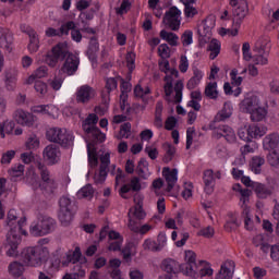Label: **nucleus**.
<instances>
[{
    "label": "nucleus",
    "mask_w": 279,
    "mask_h": 279,
    "mask_svg": "<svg viewBox=\"0 0 279 279\" xmlns=\"http://www.w3.org/2000/svg\"><path fill=\"white\" fill-rule=\"evenodd\" d=\"M160 38L170 44L171 47H178V40H180V37H178L175 33L167 32L165 29L160 32Z\"/></svg>",
    "instance_id": "nucleus-32"
},
{
    "label": "nucleus",
    "mask_w": 279,
    "mask_h": 279,
    "mask_svg": "<svg viewBox=\"0 0 279 279\" xmlns=\"http://www.w3.org/2000/svg\"><path fill=\"white\" fill-rule=\"evenodd\" d=\"M21 258L28 267H40L49 258V248L45 246L25 247L21 252Z\"/></svg>",
    "instance_id": "nucleus-2"
},
{
    "label": "nucleus",
    "mask_w": 279,
    "mask_h": 279,
    "mask_svg": "<svg viewBox=\"0 0 279 279\" xmlns=\"http://www.w3.org/2000/svg\"><path fill=\"white\" fill-rule=\"evenodd\" d=\"M263 165H265L264 157H260V156L253 157L250 162L251 171H253V173H255L256 175H260L263 171Z\"/></svg>",
    "instance_id": "nucleus-28"
},
{
    "label": "nucleus",
    "mask_w": 279,
    "mask_h": 279,
    "mask_svg": "<svg viewBox=\"0 0 279 279\" xmlns=\"http://www.w3.org/2000/svg\"><path fill=\"white\" fill-rule=\"evenodd\" d=\"M25 171V166L19 163L17 166H14L13 168H11L9 170L10 175H12V178H21V175H23Z\"/></svg>",
    "instance_id": "nucleus-54"
},
{
    "label": "nucleus",
    "mask_w": 279,
    "mask_h": 279,
    "mask_svg": "<svg viewBox=\"0 0 279 279\" xmlns=\"http://www.w3.org/2000/svg\"><path fill=\"white\" fill-rule=\"evenodd\" d=\"M14 43L12 32L8 28H0V47L10 50V45Z\"/></svg>",
    "instance_id": "nucleus-24"
},
{
    "label": "nucleus",
    "mask_w": 279,
    "mask_h": 279,
    "mask_svg": "<svg viewBox=\"0 0 279 279\" xmlns=\"http://www.w3.org/2000/svg\"><path fill=\"white\" fill-rule=\"evenodd\" d=\"M149 167V162H147V159L142 158L140 159L137 167H136V173L140 175V178H143V180H147V175L145 174V169Z\"/></svg>",
    "instance_id": "nucleus-44"
},
{
    "label": "nucleus",
    "mask_w": 279,
    "mask_h": 279,
    "mask_svg": "<svg viewBox=\"0 0 279 279\" xmlns=\"http://www.w3.org/2000/svg\"><path fill=\"white\" fill-rule=\"evenodd\" d=\"M169 72H170V75L167 74L165 76L166 84L163 86L167 101H170L169 97H171V93H173V76L178 77L180 75V72H178V70L175 69L169 70Z\"/></svg>",
    "instance_id": "nucleus-19"
},
{
    "label": "nucleus",
    "mask_w": 279,
    "mask_h": 279,
    "mask_svg": "<svg viewBox=\"0 0 279 279\" xmlns=\"http://www.w3.org/2000/svg\"><path fill=\"white\" fill-rule=\"evenodd\" d=\"M59 221L60 223L66 228L71 226V222L73 221V215L75 213V204L71 202V198L66 196H62L59 199Z\"/></svg>",
    "instance_id": "nucleus-4"
},
{
    "label": "nucleus",
    "mask_w": 279,
    "mask_h": 279,
    "mask_svg": "<svg viewBox=\"0 0 279 279\" xmlns=\"http://www.w3.org/2000/svg\"><path fill=\"white\" fill-rule=\"evenodd\" d=\"M279 145V133L274 132L266 135L263 140V147L266 151L277 149Z\"/></svg>",
    "instance_id": "nucleus-20"
},
{
    "label": "nucleus",
    "mask_w": 279,
    "mask_h": 279,
    "mask_svg": "<svg viewBox=\"0 0 279 279\" xmlns=\"http://www.w3.org/2000/svg\"><path fill=\"white\" fill-rule=\"evenodd\" d=\"M46 136L50 143H57L58 145H61V147H71L73 145V141H75V137H73L71 132L66 131V129L60 128L49 129Z\"/></svg>",
    "instance_id": "nucleus-3"
},
{
    "label": "nucleus",
    "mask_w": 279,
    "mask_h": 279,
    "mask_svg": "<svg viewBox=\"0 0 279 279\" xmlns=\"http://www.w3.org/2000/svg\"><path fill=\"white\" fill-rule=\"evenodd\" d=\"M4 75H5V78H4L5 87L9 90H13L16 86V77L19 75V71L14 68H11L4 72Z\"/></svg>",
    "instance_id": "nucleus-23"
},
{
    "label": "nucleus",
    "mask_w": 279,
    "mask_h": 279,
    "mask_svg": "<svg viewBox=\"0 0 279 279\" xmlns=\"http://www.w3.org/2000/svg\"><path fill=\"white\" fill-rule=\"evenodd\" d=\"M203 77L204 74L202 73V71L199 69H194L193 76L189 80L186 88L189 90H193L199 84V82H202Z\"/></svg>",
    "instance_id": "nucleus-29"
},
{
    "label": "nucleus",
    "mask_w": 279,
    "mask_h": 279,
    "mask_svg": "<svg viewBox=\"0 0 279 279\" xmlns=\"http://www.w3.org/2000/svg\"><path fill=\"white\" fill-rule=\"evenodd\" d=\"M266 160L270 167H274L275 169L279 168V148L272 149L270 153H268Z\"/></svg>",
    "instance_id": "nucleus-35"
},
{
    "label": "nucleus",
    "mask_w": 279,
    "mask_h": 279,
    "mask_svg": "<svg viewBox=\"0 0 279 279\" xmlns=\"http://www.w3.org/2000/svg\"><path fill=\"white\" fill-rule=\"evenodd\" d=\"M29 44H28V49L33 52L36 53V51H38L39 48V43L40 40L38 39V33H36V31H33L29 35Z\"/></svg>",
    "instance_id": "nucleus-37"
},
{
    "label": "nucleus",
    "mask_w": 279,
    "mask_h": 279,
    "mask_svg": "<svg viewBox=\"0 0 279 279\" xmlns=\"http://www.w3.org/2000/svg\"><path fill=\"white\" fill-rule=\"evenodd\" d=\"M75 27V22L70 21L66 22L65 24L61 25V27L58 29L53 27H49L46 29V36L48 38H52V36H69V32Z\"/></svg>",
    "instance_id": "nucleus-12"
},
{
    "label": "nucleus",
    "mask_w": 279,
    "mask_h": 279,
    "mask_svg": "<svg viewBox=\"0 0 279 279\" xmlns=\"http://www.w3.org/2000/svg\"><path fill=\"white\" fill-rule=\"evenodd\" d=\"M76 104H88L95 98V89L88 85H82L75 93Z\"/></svg>",
    "instance_id": "nucleus-9"
},
{
    "label": "nucleus",
    "mask_w": 279,
    "mask_h": 279,
    "mask_svg": "<svg viewBox=\"0 0 279 279\" xmlns=\"http://www.w3.org/2000/svg\"><path fill=\"white\" fill-rule=\"evenodd\" d=\"M141 189H142V186H141V179H138V177H133L131 179V183L130 184H124V185L121 186V189L119 190V195L123 199H128V196H125V193H130V191L138 193V191H141Z\"/></svg>",
    "instance_id": "nucleus-15"
},
{
    "label": "nucleus",
    "mask_w": 279,
    "mask_h": 279,
    "mask_svg": "<svg viewBox=\"0 0 279 279\" xmlns=\"http://www.w3.org/2000/svg\"><path fill=\"white\" fill-rule=\"evenodd\" d=\"M87 134L92 135L94 143H104V141H106V134H104L99 128L93 129Z\"/></svg>",
    "instance_id": "nucleus-47"
},
{
    "label": "nucleus",
    "mask_w": 279,
    "mask_h": 279,
    "mask_svg": "<svg viewBox=\"0 0 279 279\" xmlns=\"http://www.w3.org/2000/svg\"><path fill=\"white\" fill-rule=\"evenodd\" d=\"M14 156H16L15 150H8L1 157V160H0L1 165H10V162H12V159L14 158Z\"/></svg>",
    "instance_id": "nucleus-57"
},
{
    "label": "nucleus",
    "mask_w": 279,
    "mask_h": 279,
    "mask_svg": "<svg viewBox=\"0 0 279 279\" xmlns=\"http://www.w3.org/2000/svg\"><path fill=\"white\" fill-rule=\"evenodd\" d=\"M265 117H267V110H265V108H262V107H257L251 113V120L255 121V122L263 121V119H265Z\"/></svg>",
    "instance_id": "nucleus-46"
},
{
    "label": "nucleus",
    "mask_w": 279,
    "mask_h": 279,
    "mask_svg": "<svg viewBox=\"0 0 279 279\" xmlns=\"http://www.w3.org/2000/svg\"><path fill=\"white\" fill-rule=\"evenodd\" d=\"M99 122V117L95 113H90L82 123V128L86 134H90L92 130H95V125Z\"/></svg>",
    "instance_id": "nucleus-26"
},
{
    "label": "nucleus",
    "mask_w": 279,
    "mask_h": 279,
    "mask_svg": "<svg viewBox=\"0 0 279 279\" xmlns=\"http://www.w3.org/2000/svg\"><path fill=\"white\" fill-rule=\"evenodd\" d=\"M250 135H251V141L253 138H260L262 136H265L267 134V126L265 125H250Z\"/></svg>",
    "instance_id": "nucleus-30"
},
{
    "label": "nucleus",
    "mask_w": 279,
    "mask_h": 279,
    "mask_svg": "<svg viewBox=\"0 0 279 279\" xmlns=\"http://www.w3.org/2000/svg\"><path fill=\"white\" fill-rule=\"evenodd\" d=\"M5 184H8V180L5 178H0V199H1V202H3V199H7L9 193H10V190H8Z\"/></svg>",
    "instance_id": "nucleus-50"
},
{
    "label": "nucleus",
    "mask_w": 279,
    "mask_h": 279,
    "mask_svg": "<svg viewBox=\"0 0 279 279\" xmlns=\"http://www.w3.org/2000/svg\"><path fill=\"white\" fill-rule=\"evenodd\" d=\"M182 90H184V83H182V81H178L174 85L175 104H180L182 101Z\"/></svg>",
    "instance_id": "nucleus-49"
},
{
    "label": "nucleus",
    "mask_w": 279,
    "mask_h": 279,
    "mask_svg": "<svg viewBox=\"0 0 279 279\" xmlns=\"http://www.w3.org/2000/svg\"><path fill=\"white\" fill-rule=\"evenodd\" d=\"M87 156L89 167H97L99 165V159L97 158V149L90 148V144H87Z\"/></svg>",
    "instance_id": "nucleus-41"
},
{
    "label": "nucleus",
    "mask_w": 279,
    "mask_h": 279,
    "mask_svg": "<svg viewBox=\"0 0 279 279\" xmlns=\"http://www.w3.org/2000/svg\"><path fill=\"white\" fill-rule=\"evenodd\" d=\"M93 195H95V190L93 189V185H90V184L83 186L77 192V196L83 197L84 199H93Z\"/></svg>",
    "instance_id": "nucleus-39"
},
{
    "label": "nucleus",
    "mask_w": 279,
    "mask_h": 279,
    "mask_svg": "<svg viewBox=\"0 0 279 279\" xmlns=\"http://www.w3.org/2000/svg\"><path fill=\"white\" fill-rule=\"evenodd\" d=\"M250 14V8L247 5V1L241 0L239 5L233 11V27L240 29L241 24L243 23L245 16Z\"/></svg>",
    "instance_id": "nucleus-8"
},
{
    "label": "nucleus",
    "mask_w": 279,
    "mask_h": 279,
    "mask_svg": "<svg viewBox=\"0 0 279 279\" xmlns=\"http://www.w3.org/2000/svg\"><path fill=\"white\" fill-rule=\"evenodd\" d=\"M162 175L168 184L166 191L171 193V191H173V186H175V182H178V169L174 168L171 170L169 167H166L162 170Z\"/></svg>",
    "instance_id": "nucleus-16"
},
{
    "label": "nucleus",
    "mask_w": 279,
    "mask_h": 279,
    "mask_svg": "<svg viewBox=\"0 0 279 279\" xmlns=\"http://www.w3.org/2000/svg\"><path fill=\"white\" fill-rule=\"evenodd\" d=\"M233 271L230 270L226 265H222L219 272L216 276V279H232Z\"/></svg>",
    "instance_id": "nucleus-48"
},
{
    "label": "nucleus",
    "mask_w": 279,
    "mask_h": 279,
    "mask_svg": "<svg viewBox=\"0 0 279 279\" xmlns=\"http://www.w3.org/2000/svg\"><path fill=\"white\" fill-rule=\"evenodd\" d=\"M35 165L39 171V175L43 182H45V184H48L50 189H56V181L51 179V172H49V169L47 168V166L41 161H36Z\"/></svg>",
    "instance_id": "nucleus-14"
},
{
    "label": "nucleus",
    "mask_w": 279,
    "mask_h": 279,
    "mask_svg": "<svg viewBox=\"0 0 279 279\" xmlns=\"http://www.w3.org/2000/svg\"><path fill=\"white\" fill-rule=\"evenodd\" d=\"M97 53H99V41L97 40V37H92L86 56L92 62H95V60H97Z\"/></svg>",
    "instance_id": "nucleus-25"
},
{
    "label": "nucleus",
    "mask_w": 279,
    "mask_h": 279,
    "mask_svg": "<svg viewBox=\"0 0 279 279\" xmlns=\"http://www.w3.org/2000/svg\"><path fill=\"white\" fill-rule=\"evenodd\" d=\"M29 234L32 236H45V229H43V225H40V220L37 218V221L31 223Z\"/></svg>",
    "instance_id": "nucleus-34"
},
{
    "label": "nucleus",
    "mask_w": 279,
    "mask_h": 279,
    "mask_svg": "<svg viewBox=\"0 0 279 279\" xmlns=\"http://www.w3.org/2000/svg\"><path fill=\"white\" fill-rule=\"evenodd\" d=\"M259 107L260 105H258V98L256 97L245 98L242 101V110L248 114H252Z\"/></svg>",
    "instance_id": "nucleus-27"
},
{
    "label": "nucleus",
    "mask_w": 279,
    "mask_h": 279,
    "mask_svg": "<svg viewBox=\"0 0 279 279\" xmlns=\"http://www.w3.org/2000/svg\"><path fill=\"white\" fill-rule=\"evenodd\" d=\"M80 258H82V251H80V247H75L73 253L66 255L68 262H63V265H68V263L75 265V263H80Z\"/></svg>",
    "instance_id": "nucleus-45"
},
{
    "label": "nucleus",
    "mask_w": 279,
    "mask_h": 279,
    "mask_svg": "<svg viewBox=\"0 0 279 279\" xmlns=\"http://www.w3.org/2000/svg\"><path fill=\"white\" fill-rule=\"evenodd\" d=\"M159 56L162 59L169 58L170 52H169V46L167 44H161L158 47Z\"/></svg>",
    "instance_id": "nucleus-63"
},
{
    "label": "nucleus",
    "mask_w": 279,
    "mask_h": 279,
    "mask_svg": "<svg viewBox=\"0 0 279 279\" xmlns=\"http://www.w3.org/2000/svg\"><path fill=\"white\" fill-rule=\"evenodd\" d=\"M27 149H38L40 147V140L36 135H31L26 141Z\"/></svg>",
    "instance_id": "nucleus-53"
},
{
    "label": "nucleus",
    "mask_w": 279,
    "mask_h": 279,
    "mask_svg": "<svg viewBox=\"0 0 279 279\" xmlns=\"http://www.w3.org/2000/svg\"><path fill=\"white\" fill-rule=\"evenodd\" d=\"M270 258L279 260V243L270 247Z\"/></svg>",
    "instance_id": "nucleus-64"
},
{
    "label": "nucleus",
    "mask_w": 279,
    "mask_h": 279,
    "mask_svg": "<svg viewBox=\"0 0 279 279\" xmlns=\"http://www.w3.org/2000/svg\"><path fill=\"white\" fill-rule=\"evenodd\" d=\"M223 90L227 95H234V97H239V95H241V87H236L235 90H232L230 83H225Z\"/></svg>",
    "instance_id": "nucleus-61"
},
{
    "label": "nucleus",
    "mask_w": 279,
    "mask_h": 279,
    "mask_svg": "<svg viewBox=\"0 0 279 279\" xmlns=\"http://www.w3.org/2000/svg\"><path fill=\"white\" fill-rule=\"evenodd\" d=\"M110 165V153H106L100 157V168L102 171H108V167Z\"/></svg>",
    "instance_id": "nucleus-60"
},
{
    "label": "nucleus",
    "mask_w": 279,
    "mask_h": 279,
    "mask_svg": "<svg viewBox=\"0 0 279 279\" xmlns=\"http://www.w3.org/2000/svg\"><path fill=\"white\" fill-rule=\"evenodd\" d=\"M253 191L258 199H267L274 195V186H268L260 182L253 183Z\"/></svg>",
    "instance_id": "nucleus-13"
},
{
    "label": "nucleus",
    "mask_w": 279,
    "mask_h": 279,
    "mask_svg": "<svg viewBox=\"0 0 279 279\" xmlns=\"http://www.w3.org/2000/svg\"><path fill=\"white\" fill-rule=\"evenodd\" d=\"M163 149H166V155L163 156V162L169 163L173 160L175 156V148L169 143L163 144Z\"/></svg>",
    "instance_id": "nucleus-43"
},
{
    "label": "nucleus",
    "mask_w": 279,
    "mask_h": 279,
    "mask_svg": "<svg viewBox=\"0 0 279 279\" xmlns=\"http://www.w3.org/2000/svg\"><path fill=\"white\" fill-rule=\"evenodd\" d=\"M16 219H19V217L16 216V210L10 209L7 216L5 225L11 229L19 230V232H21V230H23V226H25L27 221V218L22 217L17 221Z\"/></svg>",
    "instance_id": "nucleus-11"
},
{
    "label": "nucleus",
    "mask_w": 279,
    "mask_h": 279,
    "mask_svg": "<svg viewBox=\"0 0 279 279\" xmlns=\"http://www.w3.org/2000/svg\"><path fill=\"white\" fill-rule=\"evenodd\" d=\"M205 95L209 99H217L219 92L217 90V82L208 83L205 87Z\"/></svg>",
    "instance_id": "nucleus-38"
},
{
    "label": "nucleus",
    "mask_w": 279,
    "mask_h": 279,
    "mask_svg": "<svg viewBox=\"0 0 279 279\" xmlns=\"http://www.w3.org/2000/svg\"><path fill=\"white\" fill-rule=\"evenodd\" d=\"M24 269L25 268L23 267V265L19 262H13L9 265V272L11 274V276H14L15 278L22 276Z\"/></svg>",
    "instance_id": "nucleus-42"
},
{
    "label": "nucleus",
    "mask_w": 279,
    "mask_h": 279,
    "mask_svg": "<svg viewBox=\"0 0 279 279\" xmlns=\"http://www.w3.org/2000/svg\"><path fill=\"white\" fill-rule=\"evenodd\" d=\"M182 12L178 9V7H171L168 12H166L163 16V23L172 29V32H178L180 29V16Z\"/></svg>",
    "instance_id": "nucleus-7"
},
{
    "label": "nucleus",
    "mask_w": 279,
    "mask_h": 279,
    "mask_svg": "<svg viewBox=\"0 0 279 279\" xmlns=\"http://www.w3.org/2000/svg\"><path fill=\"white\" fill-rule=\"evenodd\" d=\"M106 178H108V171L99 169V173L94 177V182L95 184H104Z\"/></svg>",
    "instance_id": "nucleus-58"
},
{
    "label": "nucleus",
    "mask_w": 279,
    "mask_h": 279,
    "mask_svg": "<svg viewBox=\"0 0 279 279\" xmlns=\"http://www.w3.org/2000/svg\"><path fill=\"white\" fill-rule=\"evenodd\" d=\"M21 244V231L11 229L7 233L5 245L10 248L7 251L8 256H19V245Z\"/></svg>",
    "instance_id": "nucleus-6"
},
{
    "label": "nucleus",
    "mask_w": 279,
    "mask_h": 279,
    "mask_svg": "<svg viewBox=\"0 0 279 279\" xmlns=\"http://www.w3.org/2000/svg\"><path fill=\"white\" fill-rule=\"evenodd\" d=\"M65 61L61 68L62 73L66 75H75L77 69L80 68V57L69 52V45L66 43L57 44L50 52L46 56V64L54 69L58 65V62Z\"/></svg>",
    "instance_id": "nucleus-1"
},
{
    "label": "nucleus",
    "mask_w": 279,
    "mask_h": 279,
    "mask_svg": "<svg viewBox=\"0 0 279 279\" xmlns=\"http://www.w3.org/2000/svg\"><path fill=\"white\" fill-rule=\"evenodd\" d=\"M0 129L2 130V134H12L14 131V122L13 121H7L3 124H0Z\"/></svg>",
    "instance_id": "nucleus-59"
},
{
    "label": "nucleus",
    "mask_w": 279,
    "mask_h": 279,
    "mask_svg": "<svg viewBox=\"0 0 279 279\" xmlns=\"http://www.w3.org/2000/svg\"><path fill=\"white\" fill-rule=\"evenodd\" d=\"M197 235L204 236L205 239H213L215 236V228L210 226L203 228L197 232Z\"/></svg>",
    "instance_id": "nucleus-55"
},
{
    "label": "nucleus",
    "mask_w": 279,
    "mask_h": 279,
    "mask_svg": "<svg viewBox=\"0 0 279 279\" xmlns=\"http://www.w3.org/2000/svg\"><path fill=\"white\" fill-rule=\"evenodd\" d=\"M197 255L193 251L185 252V263L180 265V271L184 276H189L190 278L197 279V271L199 266L196 262Z\"/></svg>",
    "instance_id": "nucleus-5"
},
{
    "label": "nucleus",
    "mask_w": 279,
    "mask_h": 279,
    "mask_svg": "<svg viewBox=\"0 0 279 279\" xmlns=\"http://www.w3.org/2000/svg\"><path fill=\"white\" fill-rule=\"evenodd\" d=\"M44 158L48 161V165H58L60 162V147L56 144H50L44 149Z\"/></svg>",
    "instance_id": "nucleus-10"
},
{
    "label": "nucleus",
    "mask_w": 279,
    "mask_h": 279,
    "mask_svg": "<svg viewBox=\"0 0 279 279\" xmlns=\"http://www.w3.org/2000/svg\"><path fill=\"white\" fill-rule=\"evenodd\" d=\"M207 51H210V60H215V58L221 53V43L217 39H211L208 44Z\"/></svg>",
    "instance_id": "nucleus-31"
},
{
    "label": "nucleus",
    "mask_w": 279,
    "mask_h": 279,
    "mask_svg": "<svg viewBox=\"0 0 279 279\" xmlns=\"http://www.w3.org/2000/svg\"><path fill=\"white\" fill-rule=\"evenodd\" d=\"M203 182L205 184V193H207V195H211L215 191V172L213 169L204 171Z\"/></svg>",
    "instance_id": "nucleus-21"
},
{
    "label": "nucleus",
    "mask_w": 279,
    "mask_h": 279,
    "mask_svg": "<svg viewBox=\"0 0 279 279\" xmlns=\"http://www.w3.org/2000/svg\"><path fill=\"white\" fill-rule=\"evenodd\" d=\"M181 43L183 47H189L190 45H193V31H185L181 35Z\"/></svg>",
    "instance_id": "nucleus-51"
},
{
    "label": "nucleus",
    "mask_w": 279,
    "mask_h": 279,
    "mask_svg": "<svg viewBox=\"0 0 279 279\" xmlns=\"http://www.w3.org/2000/svg\"><path fill=\"white\" fill-rule=\"evenodd\" d=\"M37 219H39V223L41 225V228L44 229V233L46 235L51 234V232L56 230V220H53V218L39 214L37 216Z\"/></svg>",
    "instance_id": "nucleus-22"
},
{
    "label": "nucleus",
    "mask_w": 279,
    "mask_h": 279,
    "mask_svg": "<svg viewBox=\"0 0 279 279\" xmlns=\"http://www.w3.org/2000/svg\"><path fill=\"white\" fill-rule=\"evenodd\" d=\"M129 217V223L128 228L131 230V232H135V234H138V229L141 228V220H136L135 218H132V209L128 213Z\"/></svg>",
    "instance_id": "nucleus-40"
},
{
    "label": "nucleus",
    "mask_w": 279,
    "mask_h": 279,
    "mask_svg": "<svg viewBox=\"0 0 279 279\" xmlns=\"http://www.w3.org/2000/svg\"><path fill=\"white\" fill-rule=\"evenodd\" d=\"M217 136L226 138L227 143H236V134L229 125H220L216 129Z\"/></svg>",
    "instance_id": "nucleus-18"
},
{
    "label": "nucleus",
    "mask_w": 279,
    "mask_h": 279,
    "mask_svg": "<svg viewBox=\"0 0 279 279\" xmlns=\"http://www.w3.org/2000/svg\"><path fill=\"white\" fill-rule=\"evenodd\" d=\"M35 90L39 93V95H47V84L41 81H36Z\"/></svg>",
    "instance_id": "nucleus-62"
},
{
    "label": "nucleus",
    "mask_w": 279,
    "mask_h": 279,
    "mask_svg": "<svg viewBox=\"0 0 279 279\" xmlns=\"http://www.w3.org/2000/svg\"><path fill=\"white\" fill-rule=\"evenodd\" d=\"M144 250H149L150 252H160V247L156 241L145 240L143 244Z\"/></svg>",
    "instance_id": "nucleus-56"
},
{
    "label": "nucleus",
    "mask_w": 279,
    "mask_h": 279,
    "mask_svg": "<svg viewBox=\"0 0 279 279\" xmlns=\"http://www.w3.org/2000/svg\"><path fill=\"white\" fill-rule=\"evenodd\" d=\"M230 117H232V109L230 108V105L225 104L222 110L215 117V122L219 123L226 121V119H230Z\"/></svg>",
    "instance_id": "nucleus-33"
},
{
    "label": "nucleus",
    "mask_w": 279,
    "mask_h": 279,
    "mask_svg": "<svg viewBox=\"0 0 279 279\" xmlns=\"http://www.w3.org/2000/svg\"><path fill=\"white\" fill-rule=\"evenodd\" d=\"M14 119L16 123H20V125H26L27 128H32V125H34V116L29 112L23 111V109H17L14 112Z\"/></svg>",
    "instance_id": "nucleus-17"
},
{
    "label": "nucleus",
    "mask_w": 279,
    "mask_h": 279,
    "mask_svg": "<svg viewBox=\"0 0 279 279\" xmlns=\"http://www.w3.org/2000/svg\"><path fill=\"white\" fill-rule=\"evenodd\" d=\"M132 209V218L137 220V221H143V219H145V217H147V214L145 213V210H143V203H138L137 206H135Z\"/></svg>",
    "instance_id": "nucleus-36"
},
{
    "label": "nucleus",
    "mask_w": 279,
    "mask_h": 279,
    "mask_svg": "<svg viewBox=\"0 0 279 279\" xmlns=\"http://www.w3.org/2000/svg\"><path fill=\"white\" fill-rule=\"evenodd\" d=\"M238 136H239V138H241V141L251 143L252 135L250 134V126L248 128L244 126V128L239 129Z\"/></svg>",
    "instance_id": "nucleus-52"
}]
</instances>
